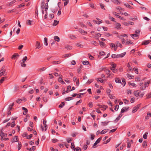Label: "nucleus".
<instances>
[{
	"instance_id": "e2e57ef3",
	"label": "nucleus",
	"mask_w": 151,
	"mask_h": 151,
	"mask_svg": "<svg viewBox=\"0 0 151 151\" xmlns=\"http://www.w3.org/2000/svg\"><path fill=\"white\" fill-rule=\"evenodd\" d=\"M129 85H131L133 87H135L136 86V85L134 83H130L129 84Z\"/></svg>"
},
{
	"instance_id": "7c9ffc66",
	"label": "nucleus",
	"mask_w": 151,
	"mask_h": 151,
	"mask_svg": "<svg viewBox=\"0 0 151 151\" xmlns=\"http://www.w3.org/2000/svg\"><path fill=\"white\" fill-rule=\"evenodd\" d=\"M140 32V30L139 29L135 31L134 34H136L138 36L139 35Z\"/></svg>"
},
{
	"instance_id": "7ed1b4c3",
	"label": "nucleus",
	"mask_w": 151,
	"mask_h": 151,
	"mask_svg": "<svg viewBox=\"0 0 151 151\" xmlns=\"http://www.w3.org/2000/svg\"><path fill=\"white\" fill-rule=\"evenodd\" d=\"M141 105V104H139L137 105V106H136L135 107H134L133 109V110H132V112L133 113H134L136 112L138 109L139 107H140Z\"/></svg>"
},
{
	"instance_id": "5fc2aeb1",
	"label": "nucleus",
	"mask_w": 151,
	"mask_h": 151,
	"mask_svg": "<svg viewBox=\"0 0 151 151\" xmlns=\"http://www.w3.org/2000/svg\"><path fill=\"white\" fill-rule=\"evenodd\" d=\"M32 22V21H31L29 20H28L26 22V23L27 24L29 25H30L31 24Z\"/></svg>"
},
{
	"instance_id": "9d476101",
	"label": "nucleus",
	"mask_w": 151,
	"mask_h": 151,
	"mask_svg": "<svg viewBox=\"0 0 151 151\" xmlns=\"http://www.w3.org/2000/svg\"><path fill=\"white\" fill-rule=\"evenodd\" d=\"M108 129H105L104 130H103L102 131H101L100 132V133L101 134H104L107 132L108 131Z\"/></svg>"
},
{
	"instance_id": "338daca9",
	"label": "nucleus",
	"mask_w": 151,
	"mask_h": 151,
	"mask_svg": "<svg viewBox=\"0 0 151 151\" xmlns=\"http://www.w3.org/2000/svg\"><path fill=\"white\" fill-rule=\"evenodd\" d=\"M32 137V134H30L27 137V139H30Z\"/></svg>"
},
{
	"instance_id": "f8f14e48",
	"label": "nucleus",
	"mask_w": 151,
	"mask_h": 151,
	"mask_svg": "<svg viewBox=\"0 0 151 151\" xmlns=\"http://www.w3.org/2000/svg\"><path fill=\"white\" fill-rule=\"evenodd\" d=\"M115 81L116 83H121V80L118 78H115Z\"/></svg>"
},
{
	"instance_id": "5701e85b",
	"label": "nucleus",
	"mask_w": 151,
	"mask_h": 151,
	"mask_svg": "<svg viewBox=\"0 0 151 151\" xmlns=\"http://www.w3.org/2000/svg\"><path fill=\"white\" fill-rule=\"evenodd\" d=\"M96 79L97 81H99L101 83H104V81L101 78H97Z\"/></svg>"
},
{
	"instance_id": "b1692460",
	"label": "nucleus",
	"mask_w": 151,
	"mask_h": 151,
	"mask_svg": "<svg viewBox=\"0 0 151 151\" xmlns=\"http://www.w3.org/2000/svg\"><path fill=\"white\" fill-rule=\"evenodd\" d=\"M44 44L46 45L47 46L48 45V43L47 42V38L45 37L44 38Z\"/></svg>"
},
{
	"instance_id": "2eb2a0df",
	"label": "nucleus",
	"mask_w": 151,
	"mask_h": 151,
	"mask_svg": "<svg viewBox=\"0 0 151 151\" xmlns=\"http://www.w3.org/2000/svg\"><path fill=\"white\" fill-rule=\"evenodd\" d=\"M133 42H132L130 40H126V42L125 43V44L127 45H128L129 44H133Z\"/></svg>"
},
{
	"instance_id": "58836bf2",
	"label": "nucleus",
	"mask_w": 151,
	"mask_h": 151,
	"mask_svg": "<svg viewBox=\"0 0 151 151\" xmlns=\"http://www.w3.org/2000/svg\"><path fill=\"white\" fill-rule=\"evenodd\" d=\"M58 23H59V21L56 20H54L53 25L54 26H55L57 25L58 24Z\"/></svg>"
},
{
	"instance_id": "9b49d317",
	"label": "nucleus",
	"mask_w": 151,
	"mask_h": 151,
	"mask_svg": "<svg viewBox=\"0 0 151 151\" xmlns=\"http://www.w3.org/2000/svg\"><path fill=\"white\" fill-rule=\"evenodd\" d=\"M36 49H39L41 47V46L40 45V43L38 42H36Z\"/></svg>"
},
{
	"instance_id": "dca6fc26",
	"label": "nucleus",
	"mask_w": 151,
	"mask_h": 151,
	"mask_svg": "<svg viewBox=\"0 0 151 151\" xmlns=\"http://www.w3.org/2000/svg\"><path fill=\"white\" fill-rule=\"evenodd\" d=\"M127 66L128 67V72H130V71L132 70V68L130 66L129 63H128Z\"/></svg>"
},
{
	"instance_id": "a18cd8bd",
	"label": "nucleus",
	"mask_w": 151,
	"mask_h": 151,
	"mask_svg": "<svg viewBox=\"0 0 151 151\" xmlns=\"http://www.w3.org/2000/svg\"><path fill=\"white\" fill-rule=\"evenodd\" d=\"M93 81V79H89L86 82V83L90 84Z\"/></svg>"
},
{
	"instance_id": "423d86ee",
	"label": "nucleus",
	"mask_w": 151,
	"mask_h": 151,
	"mask_svg": "<svg viewBox=\"0 0 151 151\" xmlns=\"http://www.w3.org/2000/svg\"><path fill=\"white\" fill-rule=\"evenodd\" d=\"M101 138H98L97 140L94 143L93 146L92 147L93 148H95L94 146H96V145H97L101 141Z\"/></svg>"
},
{
	"instance_id": "e433bc0d",
	"label": "nucleus",
	"mask_w": 151,
	"mask_h": 151,
	"mask_svg": "<svg viewBox=\"0 0 151 151\" xmlns=\"http://www.w3.org/2000/svg\"><path fill=\"white\" fill-rule=\"evenodd\" d=\"M91 43L92 44L94 45L95 46H97L98 44V43L94 41H92L91 42Z\"/></svg>"
},
{
	"instance_id": "2f4dec72",
	"label": "nucleus",
	"mask_w": 151,
	"mask_h": 151,
	"mask_svg": "<svg viewBox=\"0 0 151 151\" xmlns=\"http://www.w3.org/2000/svg\"><path fill=\"white\" fill-rule=\"evenodd\" d=\"M125 52H124L118 55V58L119 57H123L125 55Z\"/></svg>"
},
{
	"instance_id": "72a5a7b5",
	"label": "nucleus",
	"mask_w": 151,
	"mask_h": 151,
	"mask_svg": "<svg viewBox=\"0 0 151 151\" xmlns=\"http://www.w3.org/2000/svg\"><path fill=\"white\" fill-rule=\"evenodd\" d=\"M99 42L100 45L101 47H102L104 46L105 45L104 42H101L100 41H99Z\"/></svg>"
},
{
	"instance_id": "09e8293b",
	"label": "nucleus",
	"mask_w": 151,
	"mask_h": 151,
	"mask_svg": "<svg viewBox=\"0 0 151 151\" xmlns=\"http://www.w3.org/2000/svg\"><path fill=\"white\" fill-rule=\"evenodd\" d=\"M148 134V133L147 132H145L143 135V138L144 139H146L147 138V135Z\"/></svg>"
},
{
	"instance_id": "1a4fd4ad",
	"label": "nucleus",
	"mask_w": 151,
	"mask_h": 151,
	"mask_svg": "<svg viewBox=\"0 0 151 151\" xmlns=\"http://www.w3.org/2000/svg\"><path fill=\"white\" fill-rule=\"evenodd\" d=\"M79 32L81 34L83 35H86L87 34V32L86 31H85L84 30L80 29L79 30Z\"/></svg>"
},
{
	"instance_id": "052dcab7",
	"label": "nucleus",
	"mask_w": 151,
	"mask_h": 151,
	"mask_svg": "<svg viewBox=\"0 0 151 151\" xmlns=\"http://www.w3.org/2000/svg\"><path fill=\"white\" fill-rule=\"evenodd\" d=\"M46 68L45 67H43L39 69V70L40 71L45 70Z\"/></svg>"
},
{
	"instance_id": "4be33fe9",
	"label": "nucleus",
	"mask_w": 151,
	"mask_h": 151,
	"mask_svg": "<svg viewBox=\"0 0 151 151\" xmlns=\"http://www.w3.org/2000/svg\"><path fill=\"white\" fill-rule=\"evenodd\" d=\"M41 7L42 9H45V2L44 1H43L41 3Z\"/></svg>"
},
{
	"instance_id": "603ef678",
	"label": "nucleus",
	"mask_w": 151,
	"mask_h": 151,
	"mask_svg": "<svg viewBox=\"0 0 151 151\" xmlns=\"http://www.w3.org/2000/svg\"><path fill=\"white\" fill-rule=\"evenodd\" d=\"M149 84V81H148L147 82H146L145 84V86L146 87H147L148 86V84Z\"/></svg>"
},
{
	"instance_id": "f03ea898",
	"label": "nucleus",
	"mask_w": 151,
	"mask_h": 151,
	"mask_svg": "<svg viewBox=\"0 0 151 151\" xmlns=\"http://www.w3.org/2000/svg\"><path fill=\"white\" fill-rule=\"evenodd\" d=\"M115 27L117 29H122L121 24L119 23L116 22L115 24Z\"/></svg>"
},
{
	"instance_id": "8fccbe9b",
	"label": "nucleus",
	"mask_w": 151,
	"mask_h": 151,
	"mask_svg": "<svg viewBox=\"0 0 151 151\" xmlns=\"http://www.w3.org/2000/svg\"><path fill=\"white\" fill-rule=\"evenodd\" d=\"M111 90L110 89H108L106 90V92L108 96H109L110 94V93L111 92Z\"/></svg>"
},
{
	"instance_id": "473e14b6",
	"label": "nucleus",
	"mask_w": 151,
	"mask_h": 151,
	"mask_svg": "<svg viewBox=\"0 0 151 151\" xmlns=\"http://www.w3.org/2000/svg\"><path fill=\"white\" fill-rule=\"evenodd\" d=\"M65 48L67 50H70L72 48V47L71 46L67 45L65 46Z\"/></svg>"
},
{
	"instance_id": "0e129e2a",
	"label": "nucleus",
	"mask_w": 151,
	"mask_h": 151,
	"mask_svg": "<svg viewBox=\"0 0 151 151\" xmlns=\"http://www.w3.org/2000/svg\"><path fill=\"white\" fill-rule=\"evenodd\" d=\"M133 70H134V71L136 73H138V70L137 68H133Z\"/></svg>"
},
{
	"instance_id": "ea45409f",
	"label": "nucleus",
	"mask_w": 151,
	"mask_h": 151,
	"mask_svg": "<svg viewBox=\"0 0 151 151\" xmlns=\"http://www.w3.org/2000/svg\"><path fill=\"white\" fill-rule=\"evenodd\" d=\"M6 77H4L1 78L0 80V83H2L5 80V79L6 78Z\"/></svg>"
},
{
	"instance_id": "37998d69",
	"label": "nucleus",
	"mask_w": 151,
	"mask_h": 151,
	"mask_svg": "<svg viewBox=\"0 0 151 151\" xmlns=\"http://www.w3.org/2000/svg\"><path fill=\"white\" fill-rule=\"evenodd\" d=\"M111 57L113 58H118V55L112 54L111 55Z\"/></svg>"
},
{
	"instance_id": "ddd939ff",
	"label": "nucleus",
	"mask_w": 151,
	"mask_h": 151,
	"mask_svg": "<svg viewBox=\"0 0 151 151\" xmlns=\"http://www.w3.org/2000/svg\"><path fill=\"white\" fill-rule=\"evenodd\" d=\"M18 139L17 137L16 136L14 137L12 139V142H15L17 141Z\"/></svg>"
},
{
	"instance_id": "a211bd4d",
	"label": "nucleus",
	"mask_w": 151,
	"mask_h": 151,
	"mask_svg": "<svg viewBox=\"0 0 151 151\" xmlns=\"http://www.w3.org/2000/svg\"><path fill=\"white\" fill-rule=\"evenodd\" d=\"M113 2L115 4L118 5L120 4V3L119 2L118 0H113Z\"/></svg>"
},
{
	"instance_id": "a19ab883",
	"label": "nucleus",
	"mask_w": 151,
	"mask_h": 151,
	"mask_svg": "<svg viewBox=\"0 0 151 151\" xmlns=\"http://www.w3.org/2000/svg\"><path fill=\"white\" fill-rule=\"evenodd\" d=\"M101 123L102 124V125L103 126H106L107 125L108 123V122H107L106 121H105V122H102Z\"/></svg>"
},
{
	"instance_id": "a878e982",
	"label": "nucleus",
	"mask_w": 151,
	"mask_h": 151,
	"mask_svg": "<svg viewBox=\"0 0 151 151\" xmlns=\"http://www.w3.org/2000/svg\"><path fill=\"white\" fill-rule=\"evenodd\" d=\"M140 92H138V91H136L134 92V95L136 97H138L139 96V93Z\"/></svg>"
},
{
	"instance_id": "6ab92c4d",
	"label": "nucleus",
	"mask_w": 151,
	"mask_h": 151,
	"mask_svg": "<svg viewBox=\"0 0 151 151\" xmlns=\"http://www.w3.org/2000/svg\"><path fill=\"white\" fill-rule=\"evenodd\" d=\"M55 40L57 42H59L60 41V39L59 37L58 36H55L54 37Z\"/></svg>"
},
{
	"instance_id": "39448f33",
	"label": "nucleus",
	"mask_w": 151,
	"mask_h": 151,
	"mask_svg": "<svg viewBox=\"0 0 151 151\" xmlns=\"http://www.w3.org/2000/svg\"><path fill=\"white\" fill-rule=\"evenodd\" d=\"M129 108V107H123L121 109V113H123L124 112L126 111H127Z\"/></svg>"
},
{
	"instance_id": "f704fd0d",
	"label": "nucleus",
	"mask_w": 151,
	"mask_h": 151,
	"mask_svg": "<svg viewBox=\"0 0 151 151\" xmlns=\"http://www.w3.org/2000/svg\"><path fill=\"white\" fill-rule=\"evenodd\" d=\"M74 150V151H81V149L79 147H76Z\"/></svg>"
},
{
	"instance_id": "79ce46f5",
	"label": "nucleus",
	"mask_w": 151,
	"mask_h": 151,
	"mask_svg": "<svg viewBox=\"0 0 151 151\" xmlns=\"http://www.w3.org/2000/svg\"><path fill=\"white\" fill-rule=\"evenodd\" d=\"M73 99V98L72 97H67L65 99V100L67 101H69Z\"/></svg>"
},
{
	"instance_id": "c85d7f7f",
	"label": "nucleus",
	"mask_w": 151,
	"mask_h": 151,
	"mask_svg": "<svg viewBox=\"0 0 151 151\" xmlns=\"http://www.w3.org/2000/svg\"><path fill=\"white\" fill-rule=\"evenodd\" d=\"M124 5L125 6L127 7L132 9V7L131 6H130L128 4H124Z\"/></svg>"
},
{
	"instance_id": "13d9d810",
	"label": "nucleus",
	"mask_w": 151,
	"mask_h": 151,
	"mask_svg": "<svg viewBox=\"0 0 151 151\" xmlns=\"http://www.w3.org/2000/svg\"><path fill=\"white\" fill-rule=\"evenodd\" d=\"M71 148L72 149L74 150L75 145L74 143L73 142H72L71 143Z\"/></svg>"
},
{
	"instance_id": "6e6552de",
	"label": "nucleus",
	"mask_w": 151,
	"mask_h": 151,
	"mask_svg": "<svg viewBox=\"0 0 151 151\" xmlns=\"http://www.w3.org/2000/svg\"><path fill=\"white\" fill-rule=\"evenodd\" d=\"M44 125V127H42V125L41 124V127L42 128V131H45L47 129V125L46 124H45Z\"/></svg>"
},
{
	"instance_id": "393cba45",
	"label": "nucleus",
	"mask_w": 151,
	"mask_h": 151,
	"mask_svg": "<svg viewBox=\"0 0 151 151\" xmlns=\"http://www.w3.org/2000/svg\"><path fill=\"white\" fill-rule=\"evenodd\" d=\"M127 77L129 79H133L134 78V76H133L131 75L128 73L127 74Z\"/></svg>"
},
{
	"instance_id": "864d4df0",
	"label": "nucleus",
	"mask_w": 151,
	"mask_h": 151,
	"mask_svg": "<svg viewBox=\"0 0 151 151\" xmlns=\"http://www.w3.org/2000/svg\"><path fill=\"white\" fill-rule=\"evenodd\" d=\"M122 82H123V87L125 86V84H126V82L125 81V80L124 79V78L122 79Z\"/></svg>"
},
{
	"instance_id": "774afa93",
	"label": "nucleus",
	"mask_w": 151,
	"mask_h": 151,
	"mask_svg": "<svg viewBox=\"0 0 151 151\" xmlns=\"http://www.w3.org/2000/svg\"><path fill=\"white\" fill-rule=\"evenodd\" d=\"M142 146L144 147H146L147 146V142L146 141H144L143 142Z\"/></svg>"
},
{
	"instance_id": "c9c22d12",
	"label": "nucleus",
	"mask_w": 151,
	"mask_h": 151,
	"mask_svg": "<svg viewBox=\"0 0 151 151\" xmlns=\"http://www.w3.org/2000/svg\"><path fill=\"white\" fill-rule=\"evenodd\" d=\"M104 71L105 73L108 75L110 72V70L108 69H105Z\"/></svg>"
},
{
	"instance_id": "4d7b16f0",
	"label": "nucleus",
	"mask_w": 151,
	"mask_h": 151,
	"mask_svg": "<svg viewBox=\"0 0 151 151\" xmlns=\"http://www.w3.org/2000/svg\"><path fill=\"white\" fill-rule=\"evenodd\" d=\"M95 137V136L94 135L92 134H91V140H93Z\"/></svg>"
},
{
	"instance_id": "49530a36",
	"label": "nucleus",
	"mask_w": 151,
	"mask_h": 151,
	"mask_svg": "<svg viewBox=\"0 0 151 151\" xmlns=\"http://www.w3.org/2000/svg\"><path fill=\"white\" fill-rule=\"evenodd\" d=\"M19 56V55L18 54H14L12 56V59H14V58L17 56L18 57Z\"/></svg>"
},
{
	"instance_id": "20e7f679",
	"label": "nucleus",
	"mask_w": 151,
	"mask_h": 151,
	"mask_svg": "<svg viewBox=\"0 0 151 151\" xmlns=\"http://www.w3.org/2000/svg\"><path fill=\"white\" fill-rule=\"evenodd\" d=\"M6 74L7 73L6 72V70L1 69L0 70V77L3 76H6Z\"/></svg>"
},
{
	"instance_id": "de8ad7c7",
	"label": "nucleus",
	"mask_w": 151,
	"mask_h": 151,
	"mask_svg": "<svg viewBox=\"0 0 151 151\" xmlns=\"http://www.w3.org/2000/svg\"><path fill=\"white\" fill-rule=\"evenodd\" d=\"M113 76V74H112L110 72V73L108 75V77L111 78H112Z\"/></svg>"
},
{
	"instance_id": "f257e3e1",
	"label": "nucleus",
	"mask_w": 151,
	"mask_h": 151,
	"mask_svg": "<svg viewBox=\"0 0 151 151\" xmlns=\"http://www.w3.org/2000/svg\"><path fill=\"white\" fill-rule=\"evenodd\" d=\"M110 46L111 47V49H112L114 48V51H116L117 50L118 47V45H115L113 43H111L109 44Z\"/></svg>"
},
{
	"instance_id": "cd10ccee",
	"label": "nucleus",
	"mask_w": 151,
	"mask_h": 151,
	"mask_svg": "<svg viewBox=\"0 0 151 151\" xmlns=\"http://www.w3.org/2000/svg\"><path fill=\"white\" fill-rule=\"evenodd\" d=\"M63 1H65L64 3V5L65 6L68 3L69 0H63Z\"/></svg>"
},
{
	"instance_id": "c03bdc74",
	"label": "nucleus",
	"mask_w": 151,
	"mask_h": 151,
	"mask_svg": "<svg viewBox=\"0 0 151 151\" xmlns=\"http://www.w3.org/2000/svg\"><path fill=\"white\" fill-rule=\"evenodd\" d=\"M27 56H25V57H24V58H23L22 60V62L23 63H25L26 62V60H27Z\"/></svg>"
},
{
	"instance_id": "bf43d9fd",
	"label": "nucleus",
	"mask_w": 151,
	"mask_h": 151,
	"mask_svg": "<svg viewBox=\"0 0 151 151\" xmlns=\"http://www.w3.org/2000/svg\"><path fill=\"white\" fill-rule=\"evenodd\" d=\"M146 88V87L145 86H143V85H142L141 86V87H140V89L142 90H144Z\"/></svg>"
},
{
	"instance_id": "680f3d73",
	"label": "nucleus",
	"mask_w": 151,
	"mask_h": 151,
	"mask_svg": "<svg viewBox=\"0 0 151 151\" xmlns=\"http://www.w3.org/2000/svg\"><path fill=\"white\" fill-rule=\"evenodd\" d=\"M61 63L60 61H55L52 62V63L53 64H59Z\"/></svg>"
},
{
	"instance_id": "c756f323",
	"label": "nucleus",
	"mask_w": 151,
	"mask_h": 151,
	"mask_svg": "<svg viewBox=\"0 0 151 151\" xmlns=\"http://www.w3.org/2000/svg\"><path fill=\"white\" fill-rule=\"evenodd\" d=\"M110 69L114 73H116L117 71V69L115 68H110Z\"/></svg>"
},
{
	"instance_id": "aec40b11",
	"label": "nucleus",
	"mask_w": 151,
	"mask_h": 151,
	"mask_svg": "<svg viewBox=\"0 0 151 151\" xmlns=\"http://www.w3.org/2000/svg\"><path fill=\"white\" fill-rule=\"evenodd\" d=\"M69 37L71 39L75 40L76 39V37L73 35H69Z\"/></svg>"
},
{
	"instance_id": "bb28decb",
	"label": "nucleus",
	"mask_w": 151,
	"mask_h": 151,
	"mask_svg": "<svg viewBox=\"0 0 151 151\" xmlns=\"http://www.w3.org/2000/svg\"><path fill=\"white\" fill-rule=\"evenodd\" d=\"M150 42L149 40H146L142 42V44L144 45H147Z\"/></svg>"
},
{
	"instance_id": "6e6d98bb",
	"label": "nucleus",
	"mask_w": 151,
	"mask_h": 151,
	"mask_svg": "<svg viewBox=\"0 0 151 151\" xmlns=\"http://www.w3.org/2000/svg\"><path fill=\"white\" fill-rule=\"evenodd\" d=\"M22 101V99H18L16 101L18 103H20Z\"/></svg>"
},
{
	"instance_id": "0eeeda50",
	"label": "nucleus",
	"mask_w": 151,
	"mask_h": 151,
	"mask_svg": "<svg viewBox=\"0 0 151 151\" xmlns=\"http://www.w3.org/2000/svg\"><path fill=\"white\" fill-rule=\"evenodd\" d=\"M130 36L134 39H137L138 38V36L136 34H132L130 35Z\"/></svg>"
},
{
	"instance_id": "4c0bfd02",
	"label": "nucleus",
	"mask_w": 151,
	"mask_h": 151,
	"mask_svg": "<svg viewBox=\"0 0 151 151\" xmlns=\"http://www.w3.org/2000/svg\"><path fill=\"white\" fill-rule=\"evenodd\" d=\"M82 63L84 65H87L88 64L89 62L87 61H83Z\"/></svg>"
},
{
	"instance_id": "3c124183",
	"label": "nucleus",
	"mask_w": 151,
	"mask_h": 151,
	"mask_svg": "<svg viewBox=\"0 0 151 151\" xmlns=\"http://www.w3.org/2000/svg\"><path fill=\"white\" fill-rule=\"evenodd\" d=\"M119 105H116L115 106V108H114V110L116 111H117L119 109Z\"/></svg>"
},
{
	"instance_id": "f3484780",
	"label": "nucleus",
	"mask_w": 151,
	"mask_h": 151,
	"mask_svg": "<svg viewBox=\"0 0 151 151\" xmlns=\"http://www.w3.org/2000/svg\"><path fill=\"white\" fill-rule=\"evenodd\" d=\"M48 8V6L47 3H46L45 5V13H46V12H47V11Z\"/></svg>"
},
{
	"instance_id": "69168bd1",
	"label": "nucleus",
	"mask_w": 151,
	"mask_h": 151,
	"mask_svg": "<svg viewBox=\"0 0 151 151\" xmlns=\"http://www.w3.org/2000/svg\"><path fill=\"white\" fill-rule=\"evenodd\" d=\"M112 13L114 15H115L116 17H119V16L118 14V13L115 12H112Z\"/></svg>"
},
{
	"instance_id": "412c9836",
	"label": "nucleus",
	"mask_w": 151,
	"mask_h": 151,
	"mask_svg": "<svg viewBox=\"0 0 151 151\" xmlns=\"http://www.w3.org/2000/svg\"><path fill=\"white\" fill-rule=\"evenodd\" d=\"M116 9L117 10H119L120 11H124V9L122 8L120 6H117L116 8Z\"/></svg>"
},
{
	"instance_id": "4468645a",
	"label": "nucleus",
	"mask_w": 151,
	"mask_h": 151,
	"mask_svg": "<svg viewBox=\"0 0 151 151\" xmlns=\"http://www.w3.org/2000/svg\"><path fill=\"white\" fill-rule=\"evenodd\" d=\"M97 106H98L100 108H104V109L105 110L107 108V106H102L101 105H100L99 104H97Z\"/></svg>"
}]
</instances>
